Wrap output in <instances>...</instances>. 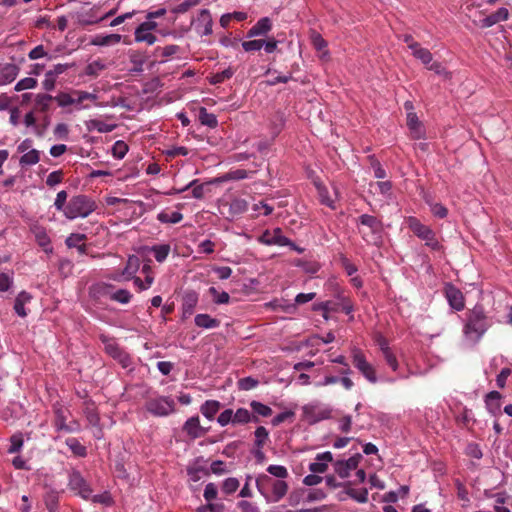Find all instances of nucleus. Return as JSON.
<instances>
[{"label": "nucleus", "mask_w": 512, "mask_h": 512, "mask_svg": "<svg viewBox=\"0 0 512 512\" xmlns=\"http://www.w3.org/2000/svg\"><path fill=\"white\" fill-rule=\"evenodd\" d=\"M121 41V35L109 34V35H96L91 43L96 46H107L118 44Z\"/></svg>", "instance_id": "obj_29"}, {"label": "nucleus", "mask_w": 512, "mask_h": 512, "mask_svg": "<svg viewBox=\"0 0 512 512\" xmlns=\"http://www.w3.org/2000/svg\"><path fill=\"white\" fill-rule=\"evenodd\" d=\"M500 399L501 394L498 391H491L486 395L485 403L491 414L497 415L500 413Z\"/></svg>", "instance_id": "obj_24"}, {"label": "nucleus", "mask_w": 512, "mask_h": 512, "mask_svg": "<svg viewBox=\"0 0 512 512\" xmlns=\"http://www.w3.org/2000/svg\"><path fill=\"white\" fill-rule=\"evenodd\" d=\"M86 239V235L74 233L67 237L65 243L69 248H73L79 245V243L83 242Z\"/></svg>", "instance_id": "obj_62"}, {"label": "nucleus", "mask_w": 512, "mask_h": 512, "mask_svg": "<svg viewBox=\"0 0 512 512\" xmlns=\"http://www.w3.org/2000/svg\"><path fill=\"white\" fill-rule=\"evenodd\" d=\"M303 413L310 423H316L321 420L329 419L331 417L332 410L327 407L308 404L303 407Z\"/></svg>", "instance_id": "obj_14"}, {"label": "nucleus", "mask_w": 512, "mask_h": 512, "mask_svg": "<svg viewBox=\"0 0 512 512\" xmlns=\"http://www.w3.org/2000/svg\"><path fill=\"white\" fill-rule=\"evenodd\" d=\"M53 425L57 431H66L67 423L65 411L61 408L56 409Z\"/></svg>", "instance_id": "obj_42"}, {"label": "nucleus", "mask_w": 512, "mask_h": 512, "mask_svg": "<svg viewBox=\"0 0 512 512\" xmlns=\"http://www.w3.org/2000/svg\"><path fill=\"white\" fill-rule=\"evenodd\" d=\"M195 325L204 329H213L220 326V320L211 317L209 314H197L195 316Z\"/></svg>", "instance_id": "obj_23"}, {"label": "nucleus", "mask_w": 512, "mask_h": 512, "mask_svg": "<svg viewBox=\"0 0 512 512\" xmlns=\"http://www.w3.org/2000/svg\"><path fill=\"white\" fill-rule=\"evenodd\" d=\"M431 212L435 217L443 219L447 216L448 209L440 203H435L431 206Z\"/></svg>", "instance_id": "obj_64"}, {"label": "nucleus", "mask_w": 512, "mask_h": 512, "mask_svg": "<svg viewBox=\"0 0 512 512\" xmlns=\"http://www.w3.org/2000/svg\"><path fill=\"white\" fill-rule=\"evenodd\" d=\"M361 459L362 455L357 453L347 460L336 461L334 463V470L339 477L347 478L349 477L350 472L358 467Z\"/></svg>", "instance_id": "obj_15"}, {"label": "nucleus", "mask_w": 512, "mask_h": 512, "mask_svg": "<svg viewBox=\"0 0 512 512\" xmlns=\"http://www.w3.org/2000/svg\"><path fill=\"white\" fill-rule=\"evenodd\" d=\"M37 86V80L32 77H26L18 81L14 87V90L17 92L33 89Z\"/></svg>", "instance_id": "obj_48"}, {"label": "nucleus", "mask_w": 512, "mask_h": 512, "mask_svg": "<svg viewBox=\"0 0 512 512\" xmlns=\"http://www.w3.org/2000/svg\"><path fill=\"white\" fill-rule=\"evenodd\" d=\"M353 365L362 373V375L370 382L376 383L377 376L374 367L367 362L365 355L360 349L352 351Z\"/></svg>", "instance_id": "obj_9"}, {"label": "nucleus", "mask_w": 512, "mask_h": 512, "mask_svg": "<svg viewBox=\"0 0 512 512\" xmlns=\"http://www.w3.org/2000/svg\"><path fill=\"white\" fill-rule=\"evenodd\" d=\"M466 320L463 326L465 337L472 342H478L491 326V322L482 306L476 305L466 312Z\"/></svg>", "instance_id": "obj_1"}, {"label": "nucleus", "mask_w": 512, "mask_h": 512, "mask_svg": "<svg viewBox=\"0 0 512 512\" xmlns=\"http://www.w3.org/2000/svg\"><path fill=\"white\" fill-rule=\"evenodd\" d=\"M197 182L198 180H193L184 189L179 190L178 192H182L190 187H193L192 196L196 199H202L204 197V186L206 184H197Z\"/></svg>", "instance_id": "obj_52"}, {"label": "nucleus", "mask_w": 512, "mask_h": 512, "mask_svg": "<svg viewBox=\"0 0 512 512\" xmlns=\"http://www.w3.org/2000/svg\"><path fill=\"white\" fill-rule=\"evenodd\" d=\"M67 197L68 194L65 190H62L57 193L56 199L54 201V206L58 211H62L64 213Z\"/></svg>", "instance_id": "obj_59"}, {"label": "nucleus", "mask_w": 512, "mask_h": 512, "mask_svg": "<svg viewBox=\"0 0 512 512\" xmlns=\"http://www.w3.org/2000/svg\"><path fill=\"white\" fill-rule=\"evenodd\" d=\"M272 29V21L269 17L260 18L247 32V37L264 36Z\"/></svg>", "instance_id": "obj_20"}, {"label": "nucleus", "mask_w": 512, "mask_h": 512, "mask_svg": "<svg viewBox=\"0 0 512 512\" xmlns=\"http://www.w3.org/2000/svg\"><path fill=\"white\" fill-rule=\"evenodd\" d=\"M105 69V64H103L101 61H93L89 63L85 68V73L88 76L96 77L99 75L101 71Z\"/></svg>", "instance_id": "obj_49"}, {"label": "nucleus", "mask_w": 512, "mask_h": 512, "mask_svg": "<svg viewBox=\"0 0 512 512\" xmlns=\"http://www.w3.org/2000/svg\"><path fill=\"white\" fill-rule=\"evenodd\" d=\"M40 161V151L36 149H31L28 152L24 153L20 160L19 164L21 167H27L37 164Z\"/></svg>", "instance_id": "obj_32"}, {"label": "nucleus", "mask_w": 512, "mask_h": 512, "mask_svg": "<svg viewBox=\"0 0 512 512\" xmlns=\"http://www.w3.org/2000/svg\"><path fill=\"white\" fill-rule=\"evenodd\" d=\"M145 408L154 416L164 417L175 411V402L170 397L159 396L148 399Z\"/></svg>", "instance_id": "obj_7"}, {"label": "nucleus", "mask_w": 512, "mask_h": 512, "mask_svg": "<svg viewBox=\"0 0 512 512\" xmlns=\"http://www.w3.org/2000/svg\"><path fill=\"white\" fill-rule=\"evenodd\" d=\"M412 54L415 58L420 60L425 66L429 65L433 59L432 53L428 49L423 48L420 45L412 51Z\"/></svg>", "instance_id": "obj_38"}, {"label": "nucleus", "mask_w": 512, "mask_h": 512, "mask_svg": "<svg viewBox=\"0 0 512 512\" xmlns=\"http://www.w3.org/2000/svg\"><path fill=\"white\" fill-rule=\"evenodd\" d=\"M217 495H218L217 486L214 483H208L204 489V493H203L204 499L208 503H212L211 501L215 500L217 498Z\"/></svg>", "instance_id": "obj_55"}, {"label": "nucleus", "mask_w": 512, "mask_h": 512, "mask_svg": "<svg viewBox=\"0 0 512 512\" xmlns=\"http://www.w3.org/2000/svg\"><path fill=\"white\" fill-rule=\"evenodd\" d=\"M134 35L137 42H146L148 45H153L157 40L156 36L149 31L139 33V28H136Z\"/></svg>", "instance_id": "obj_47"}, {"label": "nucleus", "mask_w": 512, "mask_h": 512, "mask_svg": "<svg viewBox=\"0 0 512 512\" xmlns=\"http://www.w3.org/2000/svg\"><path fill=\"white\" fill-rule=\"evenodd\" d=\"M54 97L49 94H38L35 99V105L41 112H47Z\"/></svg>", "instance_id": "obj_39"}, {"label": "nucleus", "mask_w": 512, "mask_h": 512, "mask_svg": "<svg viewBox=\"0 0 512 512\" xmlns=\"http://www.w3.org/2000/svg\"><path fill=\"white\" fill-rule=\"evenodd\" d=\"M426 68L430 71H433L434 73L438 75H442L445 78L450 77V73L446 71V69L443 67V65L440 62H431L429 65L426 66Z\"/></svg>", "instance_id": "obj_61"}, {"label": "nucleus", "mask_w": 512, "mask_h": 512, "mask_svg": "<svg viewBox=\"0 0 512 512\" xmlns=\"http://www.w3.org/2000/svg\"><path fill=\"white\" fill-rule=\"evenodd\" d=\"M217 422L222 427L228 425L229 423L234 424L233 410L232 409H226L223 412H221L220 415L217 418Z\"/></svg>", "instance_id": "obj_56"}, {"label": "nucleus", "mask_w": 512, "mask_h": 512, "mask_svg": "<svg viewBox=\"0 0 512 512\" xmlns=\"http://www.w3.org/2000/svg\"><path fill=\"white\" fill-rule=\"evenodd\" d=\"M358 231L368 244H376L381 239L382 222L375 216L362 214L358 217Z\"/></svg>", "instance_id": "obj_4"}, {"label": "nucleus", "mask_w": 512, "mask_h": 512, "mask_svg": "<svg viewBox=\"0 0 512 512\" xmlns=\"http://www.w3.org/2000/svg\"><path fill=\"white\" fill-rule=\"evenodd\" d=\"M58 268H59V272L64 276V277H67L69 274H71L72 272V269H73V264L70 260L68 259H61L59 261V265H58Z\"/></svg>", "instance_id": "obj_63"}, {"label": "nucleus", "mask_w": 512, "mask_h": 512, "mask_svg": "<svg viewBox=\"0 0 512 512\" xmlns=\"http://www.w3.org/2000/svg\"><path fill=\"white\" fill-rule=\"evenodd\" d=\"M444 294L450 305L456 311H462L465 308V297L462 291L452 283H446Z\"/></svg>", "instance_id": "obj_12"}, {"label": "nucleus", "mask_w": 512, "mask_h": 512, "mask_svg": "<svg viewBox=\"0 0 512 512\" xmlns=\"http://www.w3.org/2000/svg\"><path fill=\"white\" fill-rule=\"evenodd\" d=\"M256 487L268 503H277L288 492V484L284 480H277L267 474H259L256 478Z\"/></svg>", "instance_id": "obj_2"}, {"label": "nucleus", "mask_w": 512, "mask_h": 512, "mask_svg": "<svg viewBox=\"0 0 512 512\" xmlns=\"http://www.w3.org/2000/svg\"><path fill=\"white\" fill-rule=\"evenodd\" d=\"M64 173L62 170H56L51 172L46 179V184L50 187H54L63 181Z\"/></svg>", "instance_id": "obj_54"}, {"label": "nucleus", "mask_w": 512, "mask_h": 512, "mask_svg": "<svg viewBox=\"0 0 512 512\" xmlns=\"http://www.w3.org/2000/svg\"><path fill=\"white\" fill-rule=\"evenodd\" d=\"M410 230L420 239L425 241V245L434 251L442 249V245L437 240L435 232L428 226L422 224L417 218L410 217L408 219Z\"/></svg>", "instance_id": "obj_6"}, {"label": "nucleus", "mask_w": 512, "mask_h": 512, "mask_svg": "<svg viewBox=\"0 0 512 512\" xmlns=\"http://www.w3.org/2000/svg\"><path fill=\"white\" fill-rule=\"evenodd\" d=\"M336 300L334 301H325L317 306H315V310H322L323 311V317L325 319H328V313L330 312H339L343 311L345 314H351L354 310V305L349 298L348 295H346L345 291L341 288H336L335 294H334Z\"/></svg>", "instance_id": "obj_5"}, {"label": "nucleus", "mask_w": 512, "mask_h": 512, "mask_svg": "<svg viewBox=\"0 0 512 512\" xmlns=\"http://www.w3.org/2000/svg\"><path fill=\"white\" fill-rule=\"evenodd\" d=\"M183 214L178 211L168 212V211H161L157 215V220L161 223H170V224H176L182 221Z\"/></svg>", "instance_id": "obj_33"}, {"label": "nucleus", "mask_w": 512, "mask_h": 512, "mask_svg": "<svg viewBox=\"0 0 512 512\" xmlns=\"http://www.w3.org/2000/svg\"><path fill=\"white\" fill-rule=\"evenodd\" d=\"M315 462L310 463L309 470L312 473H324L328 469V463L333 462V455L326 451L316 455Z\"/></svg>", "instance_id": "obj_18"}, {"label": "nucleus", "mask_w": 512, "mask_h": 512, "mask_svg": "<svg viewBox=\"0 0 512 512\" xmlns=\"http://www.w3.org/2000/svg\"><path fill=\"white\" fill-rule=\"evenodd\" d=\"M239 487V481L236 478H227L222 485V489L226 494L234 493Z\"/></svg>", "instance_id": "obj_58"}, {"label": "nucleus", "mask_w": 512, "mask_h": 512, "mask_svg": "<svg viewBox=\"0 0 512 512\" xmlns=\"http://www.w3.org/2000/svg\"><path fill=\"white\" fill-rule=\"evenodd\" d=\"M10 447L8 448V453L14 454L18 453L23 447V438L21 434L12 435L10 438Z\"/></svg>", "instance_id": "obj_53"}, {"label": "nucleus", "mask_w": 512, "mask_h": 512, "mask_svg": "<svg viewBox=\"0 0 512 512\" xmlns=\"http://www.w3.org/2000/svg\"><path fill=\"white\" fill-rule=\"evenodd\" d=\"M200 2H201V0H185L182 3L178 4L177 6H175L172 9V12L176 13V14H183V13L189 11L190 9L196 7L197 5H199Z\"/></svg>", "instance_id": "obj_46"}, {"label": "nucleus", "mask_w": 512, "mask_h": 512, "mask_svg": "<svg viewBox=\"0 0 512 512\" xmlns=\"http://www.w3.org/2000/svg\"><path fill=\"white\" fill-rule=\"evenodd\" d=\"M255 442L254 445L256 448H263L266 442L269 440V432L264 426H259L256 428L255 432Z\"/></svg>", "instance_id": "obj_37"}, {"label": "nucleus", "mask_w": 512, "mask_h": 512, "mask_svg": "<svg viewBox=\"0 0 512 512\" xmlns=\"http://www.w3.org/2000/svg\"><path fill=\"white\" fill-rule=\"evenodd\" d=\"M68 487L85 500L91 497L92 489L79 471L73 470L70 473Z\"/></svg>", "instance_id": "obj_10"}, {"label": "nucleus", "mask_w": 512, "mask_h": 512, "mask_svg": "<svg viewBox=\"0 0 512 512\" xmlns=\"http://www.w3.org/2000/svg\"><path fill=\"white\" fill-rule=\"evenodd\" d=\"M66 445L70 448L71 452L77 457H85L87 455V449L82 445L76 438L66 439Z\"/></svg>", "instance_id": "obj_36"}, {"label": "nucleus", "mask_w": 512, "mask_h": 512, "mask_svg": "<svg viewBox=\"0 0 512 512\" xmlns=\"http://www.w3.org/2000/svg\"><path fill=\"white\" fill-rule=\"evenodd\" d=\"M19 67L13 63L0 64V86L12 83L19 74Z\"/></svg>", "instance_id": "obj_17"}, {"label": "nucleus", "mask_w": 512, "mask_h": 512, "mask_svg": "<svg viewBox=\"0 0 512 512\" xmlns=\"http://www.w3.org/2000/svg\"><path fill=\"white\" fill-rule=\"evenodd\" d=\"M180 51V47L178 45H167L165 47H157L154 50V55L157 58H160L161 62L168 60L170 57L176 55Z\"/></svg>", "instance_id": "obj_27"}, {"label": "nucleus", "mask_w": 512, "mask_h": 512, "mask_svg": "<svg viewBox=\"0 0 512 512\" xmlns=\"http://www.w3.org/2000/svg\"><path fill=\"white\" fill-rule=\"evenodd\" d=\"M171 247L169 244L154 245L151 247V251L157 262L162 263L166 260L170 253Z\"/></svg>", "instance_id": "obj_35"}, {"label": "nucleus", "mask_w": 512, "mask_h": 512, "mask_svg": "<svg viewBox=\"0 0 512 512\" xmlns=\"http://www.w3.org/2000/svg\"><path fill=\"white\" fill-rule=\"evenodd\" d=\"M264 45V40H249L242 42V47L246 52L259 51Z\"/></svg>", "instance_id": "obj_57"}, {"label": "nucleus", "mask_w": 512, "mask_h": 512, "mask_svg": "<svg viewBox=\"0 0 512 512\" xmlns=\"http://www.w3.org/2000/svg\"><path fill=\"white\" fill-rule=\"evenodd\" d=\"M267 472L273 478H277V480H284L289 476L288 470L285 466L282 465H269L267 467Z\"/></svg>", "instance_id": "obj_41"}, {"label": "nucleus", "mask_w": 512, "mask_h": 512, "mask_svg": "<svg viewBox=\"0 0 512 512\" xmlns=\"http://www.w3.org/2000/svg\"><path fill=\"white\" fill-rule=\"evenodd\" d=\"M140 260L137 256L131 255L128 257L127 263L123 271L121 272V276H124L126 279H131L134 277L135 273L139 269Z\"/></svg>", "instance_id": "obj_28"}, {"label": "nucleus", "mask_w": 512, "mask_h": 512, "mask_svg": "<svg viewBox=\"0 0 512 512\" xmlns=\"http://www.w3.org/2000/svg\"><path fill=\"white\" fill-rule=\"evenodd\" d=\"M32 300V295L26 291H21L14 303V310L16 314L20 317H26L27 311L25 310L24 306L25 304L29 303Z\"/></svg>", "instance_id": "obj_22"}, {"label": "nucleus", "mask_w": 512, "mask_h": 512, "mask_svg": "<svg viewBox=\"0 0 512 512\" xmlns=\"http://www.w3.org/2000/svg\"><path fill=\"white\" fill-rule=\"evenodd\" d=\"M248 177V171L244 169H237L234 171L228 172L223 180H242Z\"/></svg>", "instance_id": "obj_60"}, {"label": "nucleus", "mask_w": 512, "mask_h": 512, "mask_svg": "<svg viewBox=\"0 0 512 512\" xmlns=\"http://www.w3.org/2000/svg\"><path fill=\"white\" fill-rule=\"evenodd\" d=\"M234 424H247L249 422L257 423L259 418L253 415L245 408H239L236 412H233Z\"/></svg>", "instance_id": "obj_25"}, {"label": "nucleus", "mask_w": 512, "mask_h": 512, "mask_svg": "<svg viewBox=\"0 0 512 512\" xmlns=\"http://www.w3.org/2000/svg\"><path fill=\"white\" fill-rule=\"evenodd\" d=\"M198 303V294L195 291H188L184 294L182 300V318H189Z\"/></svg>", "instance_id": "obj_19"}, {"label": "nucleus", "mask_w": 512, "mask_h": 512, "mask_svg": "<svg viewBox=\"0 0 512 512\" xmlns=\"http://www.w3.org/2000/svg\"><path fill=\"white\" fill-rule=\"evenodd\" d=\"M198 119L202 125L208 126L209 128H216L218 126L217 117L209 113L205 107H200Z\"/></svg>", "instance_id": "obj_31"}, {"label": "nucleus", "mask_w": 512, "mask_h": 512, "mask_svg": "<svg viewBox=\"0 0 512 512\" xmlns=\"http://www.w3.org/2000/svg\"><path fill=\"white\" fill-rule=\"evenodd\" d=\"M97 209L96 202L87 195L73 196L67 203L64 216L73 220L78 217L86 218Z\"/></svg>", "instance_id": "obj_3"}, {"label": "nucleus", "mask_w": 512, "mask_h": 512, "mask_svg": "<svg viewBox=\"0 0 512 512\" xmlns=\"http://www.w3.org/2000/svg\"><path fill=\"white\" fill-rule=\"evenodd\" d=\"M250 407L257 417H269L273 413L272 409L269 406L255 400L250 403Z\"/></svg>", "instance_id": "obj_40"}, {"label": "nucleus", "mask_w": 512, "mask_h": 512, "mask_svg": "<svg viewBox=\"0 0 512 512\" xmlns=\"http://www.w3.org/2000/svg\"><path fill=\"white\" fill-rule=\"evenodd\" d=\"M208 292L213 297L215 304H228L230 301V296L225 291L219 292L215 287H210Z\"/></svg>", "instance_id": "obj_43"}, {"label": "nucleus", "mask_w": 512, "mask_h": 512, "mask_svg": "<svg viewBox=\"0 0 512 512\" xmlns=\"http://www.w3.org/2000/svg\"><path fill=\"white\" fill-rule=\"evenodd\" d=\"M234 74V70L232 68H227L221 72L215 73L212 75L210 79V83L213 85L220 84L230 79Z\"/></svg>", "instance_id": "obj_44"}, {"label": "nucleus", "mask_w": 512, "mask_h": 512, "mask_svg": "<svg viewBox=\"0 0 512 512\" xmlns=\"http://www.w3.org/2000/svg\"><path fill=\"white\" fill-rule=\"evenodd\" d=\"M258 242L264 245L294 246L292 241L282 234L281 228H275L273 231L265 230L259 237Z\"/></svg>", "instance_id": "obj_11"}, {"label": "nucleus", "mask_w": 512, "mask_h": 512, "mask_svg": "<svg viewBox=\"0 0 512 512\" xmlns=\"http://www.w3.org/2000/svg\"><path fill=\"white\" fill-rule=\"evenodd\" d=\"M183 431L191 439L200 438L207 433V429L200 425V419L198 416H193L187 419L183 425Z\"/></svg>", "instance_id": "obj_16"}, {"label": "nucleus", "mask_w": 512, "mask_h": 512, "mask_svg": "<svg viewBox=\"0 0 512 512\" xmlns=\"http://www.w3.org/2000/svg\"><path fill=\"white\" fill-rule=\"evenodd\" d=\"M128 150V145L124 141L118 140L114 143L112 147V155L116 159H123L127 154Z\"/></svg>", "instance_id": "obj_45"}, {"label": "nucleus", "mask_w": 512, "mask_h": 512, "mask_svg": "<svg viewBox=\"0 0 512 512\" xmlns=\"http://www.w3.org/2000/svg\"><path fill=\"white\" fill-rule=\"evenodd\" d=\"M191 24L195 26L197 33L201 36L212 34L213 19L208 9H202Z\"/></svg>", "instance_id": "obj_13"}, {"label": "nucleus", "mask_w": 512, "mask_h": 512, "mask_svg": "<svg viewBox=\"0 0 512 512\" xmlns=\"http://www.w3.org/2000/svg\"><path fill=\"white\" fill-rule=\"evenodd\" d=\"M259 384V381L253 377H244L238 380L237 385L240 390L248 391L254 389Z\"/></svg>", "instance_id": "obj_51"}, {"label": "nucleus", "mask_w": 512, "mask_h": 512, "mask_svg": "<svg viewBox=\"0 0 512 512\" xmlns=\"http://www.w3.org/2000/svg\"><path fill=\"white\" fill-rule=\"evenodd\" d=\"M346 487V494L359 503H366L368 501V490L366 488L354 489L350 487V482L344 485Z\"/></svg>", "instance_id": "obj_30"}, {"label": "nucleus", "mask_w": 512, "mask_h": 512, "mask_svg": "<svg viewBox=\"0 0 512 512\" xmlns=\"http://www.w3.org/2000/svg\"><path fill=\"white\" fill-rule=\"evenodd\" d=\"M248 209V202L245 199L236 198L229 204V213L232 216L240 215Z\"/></svg>", "instance_id": "obj_34"}, {"label": "nucleus", "mask_w": 512, "mask_h": 512, "mask_svg": "<svg viewBox=\"0 0 512 512\" xmlns=\"http://www.w3.org/2000/svg\"><path fill=\"white\" fill-rule=\"evenodd\" d=\"M100 340L104 344L105 352L116 360L123 368H128L131 365V357L113 338L101 335Z\"/></svg>", "instance_id": "obj_8"}, {"label": "nucleus", "mask_w": 512, "mask_h": 512, "mask_svg": "<svg viewBox=\"0 0 512 512\" xmlns=\"http://www.w3.org/2000/svg\"><path fill=\"white\" fill-rule=\"evenodd\" d=\"M509 18V11L507 8H499L497 11L491 13L486 16L481 21V26L484 28H489L499 22L506 21Z\"/></svg>", "instance_id": "obj_21"}, {"label": "nucleus", "mask_w": 512, "mask_h": 512, "mask_svg": "<svg viewBox=\"0 0 512 512\" xmlns=\"http://www.w3.org/2000/svg\"><path fill=\"white\" fill-rule=\"evenodd\" d=\"M221 408V403L217 400H207L201 407L200 412L209 420H212Z\"/></svg>", "instance_id": "obj_26"}, {"label": "nucleus", "mask_w": 512, "mask_h": 512, "mask_svg": "<svg viewBox=\"0 0 512 512\" xmlns=\"http://www.w3.org/2000/svg\"><path fill=\"white\" fill-rule=\"evenodd\" d=\"M110 298L119 303L126 304L130 302L132 294L126 289H119L116 292L112 293L110 295Z\"/></svg>", "instance_id": "obj_50"}]
</instances>
